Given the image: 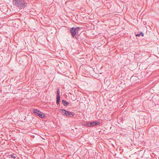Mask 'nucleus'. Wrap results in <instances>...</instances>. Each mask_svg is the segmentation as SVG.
<instances>
[{
	"label": "nucleus",
	"instance_id": "obj_1",
	"mask_svg": "<svg viewBox=\"0 0 159 159\" xmlns=\"http://www.w3.org/2000/svg\"><path fill=\"white\" fill-rule=\"evenodd\" d=\"M16 6L20 9L24 8L27 5V3L25 2L23 0H18L15 2Z\"/></svg>",
	"mask_w": 159,
	"mask_h": 159
},
{
	"label": "nucleus",
	"instance_id": "obj_2",
	"mask_svg": "<svg viewBox=\"0 0 159 159\" xmlns=\"http://www.w3.org/2000/svg\"><path fill=\"white\" fill-rule=\"evenodd\" d=\"M80 29V28L79 27L76 28L73 27L70 29V32L73 38L74 37L76 34H78Z\"/></svg>",
	"mask_w": 159,
	"mask_h": 159
},
{
	"label": "nucleus",
	"instance_id": "obj_3",
	"mask_svg": "<svg viewBox=\"0 0 159 159\" xmlns=\"http://www.w3.org/2000/svg\"><path fill=\"white\" fill-rule=\"evenodd\" d=\"M33 112L36 115L39 116L41 118H44L45 116L43 113L37 109H34Z\"/></svg>",
	"mask_w": 159,
	"mask_h": 159
},
{
	"label": "nucleus",
	"instance_id": "obj_4",
	"mask_svg": "<svg viewBox=\"0 0 159 159\" xmlns=\"http://www.w3.org/2000/svg\"><path fill=\"white\" fill-rule=\"evenodd\" d=\"M74 115L73 112L67 111L66 116L68 117H71L74 116Z\"/></svg>",
	"mask_w": 159,
	"mask_h": 159
},
{
	"label": "nucleus",
	"instance_id": "obj_5",
	"mask_svg": "<svg viewBox=\"0 0 159 159\" xmlns=\"http://www.w3.org/2000/svg\"><path fill=\"white\" fill-rule=\"evenodd\" d=\"M100 124L99 121H95L93 122H90V124L91 127L94 126L95 125H98Z\"/></svg>",
	"mask_w": 159,
	"mask_h": 159
},
{
	"label": "nucleus",
	"instance_id": "obj_6",
	"mask_svg": "<svg viewBox=\"0 0 159 159\" xmlns=\"http://www.w3.org/2000/svg\"><path fill=\"white\" fill-rule=\"evenodd\" d=\"M61 111V112L63 115L64 116H66V113L67 111L64 109H61L60 110Z\"/></svg>",
	"mask_w": 159,
	"mask_h": 159
},
{
	"label": "nucleus",
	"instance_id": "obj_7",
	"mask_svg": "<svg viewBox=\"0 0 159 159\" xmlns=\"http://www.w3.org/2000/svg\"><path fill=\"white\" fill-rule=\"evenodd\" d=\"M62 103L64 106H67L69 104V103L68 102H66L64 100H62Z\"/></svg>",
	"mask_w": 159,
	"mask_h": 159
},
{
	"label": "nucleus",
	"instance_id": "obj_8",
	"mask_svg": "<svg viewBox=\"0 0 159 159\" xmlns=\"http://www.w3.org/2000/svg\"><path fill=\"white\" fill-rule=\"evenodd\" d=\"M84 125L89 127H91L90 122H87L84 123Z\"/></svg>",
	"mask_w": 159,
	"mask_h": 159
},
{
	"label": "nucleus",
	"instance_id": "obj_9",
	"mask_svg": "<svg viewBox=\"0 0 159 159\" xmlns=\"http://www.w3.org/2000/svg\"><path fill=\"white\" fill-rule=\"evenodd\" d=\"M60 91H59V89H57V96H58V95L60 96Z\"/></svg>",
	"mask_w": 159,
	"mask_h": 159
},
{
	"label": "nucleus",
	"instance_id": "obj_10",
	"mask_svg": "<svg viewBox=\"0 0 159 159\" xmlns=\"http://www.w3.org/2000/svg\"><path fill=\"white\" fill-rule=\"evenodd\" d=\"M60 96H57V101H60Z\"/></svg>",
	"mask_w": 159,
	"mask_h": 159
},
{
	"label": "nucleus",
	"instance_id": "obj_11",
	"mask_svg": "<svg viewBox=\"0 0 159 159\" xmlns=\"http://www.w3.org/2000/svg\"><path fill=\"white\" fill-rule=\"evenodd\" d=\"M60 101H57L56 102L57 104H58L59 103Z\"/></svg>",
	"mask_w": 159,
	"mask_h": 159
},
{
	"label": "nucleus",
	"instance_id": "obj_12",
	"mask_svg": "<svg viewBox=\"0 0 159 159\" xmlns=\"http://www.w3.org/2000/svg\"><path fill=\"white\" fill-rule=\"evenodd\" d=\"M11 157L14 158H16L15 157V156H14V155H11Z\"/></svg>",
	"mask_w": 159,
	"mask_h": 159
},
{
	"label": "nucleus",
	"instance_id": "obj_13",
	"mask_svg": "<svg viewBox=\"0 0 159 159\" xmlns=\"http://www.w3.org/2000/svg\"><path fill=\"white\" fill-rule=\"evenodd\" d=\"M140 34H136V36H140Z\"/></svg>",
	"mask_w": 159,
	"mask_h": 159
},
{
	"label": "nucleus",
	"instance_id": "obj_14",
	"mask_svg": "<svg viewBox=\"0 0 159 159\" xmlns=\"http://www.w3.org/2000/svg\"><path fill=\"white\" fill-rule=\"evenodd\" d=\"M141 35H142V36H143V35H144V34H143V32H141Z\"/></svg>",
	"mask_w": 159,
	"mask_h": 159
},
{
	"label": "nucleus",
	"instance_id": "obj_15",
	"mask_svg": "<svg viewBox=\"0 0 159 159\" xmlns=\"http://www.w3.org/2000/svg\"><path fill=\"white\" fill-rule=\"evenodd\" d=\"M13 2H14L15 1V2H16V1H18V0H13Z\"/></svg>",
	"mask_w": 159,
	"mask_h": 159
}]
</instances>
